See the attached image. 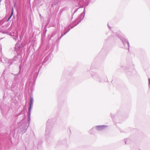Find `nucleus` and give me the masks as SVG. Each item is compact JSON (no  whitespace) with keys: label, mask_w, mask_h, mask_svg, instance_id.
Segmentation results:
<instances>
[{"label":"nucleus","mask_w":150,"mask_h":150,"mask_svg":"<svg viewBox=\"0 0 150 150\" xmlns=\"http://www.w3.org/2000/svg\"><path fill=\"white\" fill-rule=\"evenodd\" d=\"M11 18V17H10H10L8 18L7 20V21H8L9 20V19Z\"/></svg>","instance_id":"nucleus-5"},{"label":"nucleus","mask_w":150,"mask_h":150,"mask_svg":"<svg viewBox=\"0 0 150 150\" xmlns=\"http://www.w3.org/2000/svg\"><path fill=\"white\" fill-rule=\"evenodd\" d=\"M33 104L32 99H31L30 100V108L31 107L32 105Z\"/></svg>","instance_id":"nucleus-2"},{"label":"nucleus","mask_w":150,"mask_h":150,"mask_svg":"<svg viewBox=\"0 0 150 150\" xmlns=\"http://www.w3.org/2000/svg\"><path fill=\"white\" fill-rule=\"evenodd\" d=\"M148 80L149 85H150V79H149Z\"/></svg>","instance_id":"nucleus-4"},{"label":"nucleus","mask_w":150,"mask_h":150,"mask_svg":"<svg viewBox=\"0 0 150 150\" xmlns=\"http://www.w3.org/2000/svg\"><path fill=\"white\" fill-rule=\"evenodd\" d=\"M13 11H12L11 15L10 16V17H11L13 15Z\"/></svg>","instance_id":"nucleus-3"},{"label":"nucleus","mask_w":150,"mask_h":150,"mask_svg":"<svg viewBox=\"0 0 150 150\" xmlns=\"http://www.w3.org/2000/svg\"><path fill=\"white\" fill-rule=\"evenodd\" d=\"M12 11H13V8H12Z\"/></svg>","instance_id":"nucleus-6"},{"label":"nucleus","mask_w":150,"mask_h":150,"mask_svg":"<svg viewBox=\"0 0 150 150\" xmlns=\"http://www.w3.org/2000/svg\"><path fill=\"white\" fill-rule=\"evenodd\" d=\"M107 126L105 125L98 126H97V129L98 130H101L105 129Z\"/></svg>","instance_id":"nucleus-1"}]
</instances>
